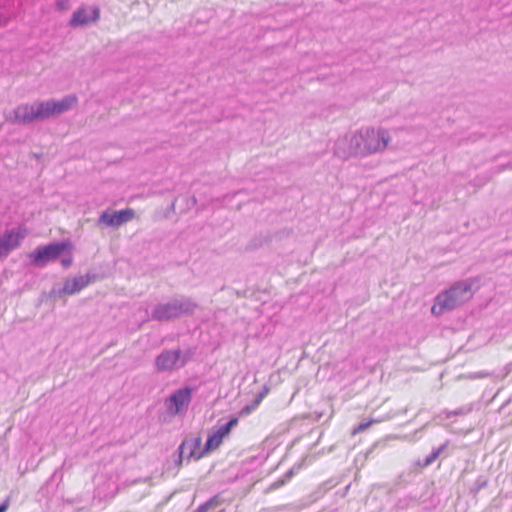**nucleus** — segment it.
<instances>
[{
  "label": "nucleus",
  "instance_id": "1",
  "mask_svg": "<svg viewBox=\"0 0 512 512\" xmlns=\"http://www.w3.org/2000/svg\"><path fill=\"white\" fill-rule=\"evenodd\" d=\"M392 140L390 132L381 126H363L339 137L334 144V154L347 160L383 153Z\"/></svg>",
  "mask_w": 512,
  "mask_h": 512
},
{
  "label": "nucleus",
  "instance_id": "2",
  "mask_svg": "<svg viewBox=\"0 0 512 512\" xmlns=\"http://www.w3.org/2000/svg\"><path fill=\"white\" fill-rule=\"evenodd\" d=\"M476 280L464 279L454 283L449 289L439 293L431 308V313L440 316L446 311H452L472 299Z\"/></svg>",
  "mask_w": 512,
  "mask_h": 512
},
{
  "label": "nucleus",
  "instance_id": "3",
  "mask_svg": "<svg viewBox=\"0 0 512 512\" xmlns=\"http://www.w3.org/2000/svg\"><path fill=\"white\" fill-rule=\"evenodd\" d=\"M196 308L197 304L190 298H174L168 302L155 305L150 318L160 322L170 321L183 315L192 314Z\"/></svg>",
  "mask_w": 512,
  "mask_h": 512
},
{
  "label": "nucleus",
  "instance_id": "4",
  "mask_svg": "<svg viewBox=\"0 0 512 512\" xmlns=\"http://www.w3.org/2000/svg\"><path fill=\"white\" fill-rule=\"evenodd\" d=\"M5 120L15 125H27L44 121L41 100L19 104L5 115Z\"/></svg>",
  "mask_w": 512,
  "mask_h": 512
},
{
  "label": "nucleus",
  "instance_id": "5",
  "mask_svg": "<svg viewBox=\"0 0 512 512\" xmlns=\"http://www.w3.org/2000/svg\"><path fill=\"white\" fill-rule=\"evenodd\" d=\"M73 248L70 241L54 242L36 248L29 253L28 258L34 266L43 267L50 261H55L65 251Z\"/></svg>",
  "mask_w": 512,
  "mask_h": 512
},
{
  "label": "nucleus",
  "instance_id": "6",
  "mask_svg": "<svg viewBox=\"0 0 512 512\" xmlns=\"http://www.w3.org/2000/svg\"><path fill=\"white\" fill-rule=\"evenodd\" d=\"M44 121L58 117L76 107L78 97L75 94H68L60 99L50 98L41 100Z\"/></svg>",
  "mask_w": 512,
  "mask_h": 512
},
{
  "label": "nucleus",
  "instance_id": "7",
  "mask_svg": "<svg viewBox=\"0 0 512 512\" xmlns=\"http://www.w3.org/2000/svg\"><path fill=\"white\" fill-rule=\"evenodd\" d=\"M193 388L186 386L174 391L165 399L164 405L171 416L185 414L192 399Z\"/></svg>",
  "mask_w": 512,
  "mask_h": 512
},
{
  "label": "nucleus",
  "instance_id": "8",
  "mask_svg": "<svg viewBox=\"0 0 512 512\" xmlns=\"http://www.w3.org/2000/svg\"><path fill=\"white\" fill-rule=\"evenodd\" d=\"M189 360L188 353L181 350H164L155 359L158 372H170L182 368Z\"/></svg>",
  "mask_w": 512,
  "mask_h": 512
},
{
  "label": "nucleus",
  "instance_id": "9",
  "mask_svg": "<svg viewBox=\"0 0 512 512\" xmlns=\"http://www.w3.org/2000/svg\"><path fill=\"white\" fill-rule=\"evenodd\" d=\"M135 218V211L132 208H126L119 211L106 210L98 217V225L105 228H118L123 224L130 222Z\"/></svg>",
  "mask_w": 512,
  "mask_h": 512
},
{
  "label": "nucleus",
  "instance_id": "10",
  "mask_svg": "<svg viewBox=\"0 0 512 512\" xmlns=\"http://www.w3.org/2000/svg\"><path fill=\"white\" fill-rule=\"evenodd\" d=\"M100 18V9L97 6H80L72 14L68 25L72 28L86 27L95 24Z\"/></svg>",
  "mask_w": 512,
  "mask_h": 512
},
{
  "label": "nucleus",
  "instance_id": "11",
  "mask_svg": "<svg viewBox=\"0 0 512 512\" xmlns=\"http://www.w3.org/2000/svg\"><path fill=\"white\" fill-rule=\"evenodd\" d=\"M27 236V229L23 226L6 230L0 236V259L6 257L16 249Z\"/></svg>",
  "mask_w": 512,
  "mask_h": 512
},
{
  "label": "nucleus",
  "instance_id": "12",
  "mask_svg": "<svg viewBox=\"0 0 512 512\" xmlns=\"http://www.w3.org/2000/svg\"><path fill=\"white\" fill-rule=\"evenodd\" d=\"M27 236V229L23 226L6 230L0 236V259L6 257L16 249Z\"/></svg>",
  "mask_w": 512,
  "mask_h": 512
},
{
  "label": "nucleus",
  "instance_id": "13",
  "mask_svg": "<svg viewBox=\"0 0 512 512\" xmlns=\"http://www.w3.org/2000/svg\"><path fill=\"white\" fill-rule=\"evenodd\" d=\"M91 282L90 275H80L73 278L65 279L61 289H52L50 295L52 297H62L64 295H73L80 292Z\"/></svg>",
  "mask_w": 512,
  "mask_h": 512
},
{
  "label": "nucleus",
  "instance_id": "14",
  "mask_svg": "<svg viewBox=\"0 0 512 512\" xmlns=\"http://www.w3.org/2000/svg\"><path fill=\"white\" fill-rule=\"evenodd\" d=\"M201 444L202 441L200 437L184 440L179 447L180 458L186 457L194 460L202 458L208 451H205V447L202 449Z\"/></svg>",
  "mask_w": 512,
  "mask_h": 512
},
{
  "label": "nucleus",
  "instance_id": "15",
  "mask_svg": "<svg viewBox=\"0 0 512 512\" xmlns=\"http://www.w3.org/2000/svg\"><path fill=\"white\" fill-rule=\"evenodd\" d=\"M238 423L237 418H232L230 421H228L226 424L221 425L217 428L215 432H213L211 435H209L206 443H205V451H212L217 449L221 443L223 442V439L227 437L233 427H235Z\"/></svg>",
  "mask_w": 512,
  "mask_h": 512
},
{
  "label": "nucleus",
  "instance_id": "16",
  "mask_svg": "<svg viewBox=\"0 0 512 512\" xmlns=\"http://www.w3.org/2000/svg\"><path fill=\"white\" fill-rule=\"evenodd\" d=\"M446 448V445H442L440 446L439 448L433 450L431 452V454H429L425 460H424V463L423 465L424 466H429L431 465L438 457L439 455L443 452V450Z\"/></svg>",
  "mask_w": 512,
  "mask_h": 512
},
{
  "label": "nucleus",
  "instance_id": "17",
  "mask_svg": "<svg viewBox=\"0 0 512 512\" xmlns=\"http://www.w3.org/2000/svg\"><path fill=\"white\" fill-rule=\"evenodd\" d=\"M382 420L381 419H370L366 422H361L358 426H356L353 430H352V434L353 435H356L364 430H366L368 427H370L373 423H379L381 422Z\"/></svg>",
  "mask_w": 512,
  "mask_h": 512
},
{
  "label": "nucleus",
  "instance_id": "18",
  "mask_svg": "<svg viewBox=\"0 0 512 512\" xmlns=\"http://www.w3.org/2000/svg\"><path fill=\"white\" fill-rule=\"evenodd\" d=\"M71 0H55V7L59 11H66L70 8Z\"/></svg>",
  "mask_w": 512,
  "mask_h": 512
},
{
  "label": "nucleus",
  "instance_id": "19",
  "mask_svg": "<svg viewBox=\"0 0 512 512\" xmlns=\"http://www.w3.org/2000/svg\"><path fill=\"white\" fill-rule=\"evenodd\" d=\"M216 505V501L214 499H211L207 501L206 503L200 505L195 512H207L210 507H213Z\"/></svg>",
  "mask_w": 512,
  "mask_h": 512
},
{
  "label": "nucleus",
  "instance_id": "20",
  "mask_svg": "<svg viewBox=\"0 0 512 512\" xmlns=\"http://www.w3.org/2000/svg\"><path fill=\"white\" fill-rule=\"evenodd\" d=\"M72 262H73V257L71 255V253L68 256L63 257L61 259V264L64 268H68L69 266H71Z\"/></svg>",
  "mask_w": 512,
  "mask_h": 512
},
{
  "label": "nucleus",
  "instance_id": "21",
  "mask_svg": "<svg viewBox=\"0 0 512 512\" xmlns=\"http://www.w3.org/2000/svg\"><path fill=\"white\" fill-rule=\"evenodd\" d=\"M9 507V500H5L3 503L0 504V512H6Z\"/></svg>",
  "mask_w": 512,
  "mask_h": 512
},
{
  "label": "nucleus",
  "instance_id": "22",
  "mask_svg": "<svg viewBox=\"0 0 512 512\" xmlns=\"http://www.w3.org/2000/svg\"><path fill=\"white\" fill-rule=\"evenodd\" d=\"M283 484H284V481L276 482V483H274V484L272 485V487H273V488H278V487H280V486H281V485H283Z\"/></svg>",
  "mask_w": 512,
  "mask_h": 512
},
{
  "label": "nucleus",
  "instance_id": "23",
  "mask_svg": "<svg viewBox=\"0 0 512 512\" xmlns=\"http://www.w3.org/2000/svg\"><path fill=\"white\" fill-rule=\"evenodd\" d=\"M144 312H145L146 317L144 318V320H143V321H148V320H149V317H148V311H147V309H145V311H144Z\"/></svg>",
  "mask_w": 512,
  "mask_h": 512
},
{
  "label": "nucleus",
  "instance_id": "24",
  "mask_svg": "<svg viewBox=\"0 0 512 512\" xmlns=\"http://www.w3.org/2000/svg\"><path fill=\"white\" fill-rule=\"evenodd\" d=\"M451 413L456 415V414L463 413V410L461 409V410H459V411H454V412H451Z\"/></svg>",
  "mask_w": 512,
  "mask_h": 512
},
{
  "label": "nucleus",
  "instance_id": "25",
  "mask_svg": "<svg viewBox=\"0 0 512 512\" xmlns=\"http://www.w3.org/2000/svg\"><path fill=\"white\" fill-rule=\"evenodd\" d=\"M264 396V392H261V395L259 396V399L257 400V402H259Z\"/></svg>",
  "mask_w": 512,
  "mask_h": 512
},
{
  "label": "nucleus",
  "instance_id": "26",
  "mask_svg": "<svg viewBox=\"0 0 512 512\" xmlns=\"http://www.w3.org/2000/svg\"><path fill=\"white\" fill-rule=\"evenodd\" d=\"M264 396V392H261V395L259 396V399L257 400V402H259Z\"/></svg>",
  "mask_w": 512,
  "mask_h": 512
},
{
  "label": "nucleus",
  "instance_id": "27",
  "mask_svg": "<svg viewBox=\"0 0 512 512\" xmlns=\"http://www.w3.org/2000/svg\"><path fill=\"white\" fill-rule=\"evenodd\" d=\"M219 512H224V510H221V511H219Z\"/></svg>",
  "mask_w": 512,
  "mask_h": 512
}]
</instances>
